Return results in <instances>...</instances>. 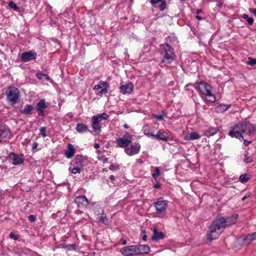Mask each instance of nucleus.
I'll use <instances>...</instances> for the list:
<instances>
[{
	"label": "nucleus",
	"instance_id": "f257e3e1",
	"mask_svg": "<svg viewBox=\"0 0 256 256\" xmlns=\"http://www.w3.org/2000/svg\"><path fill=\"white\" fill-rule=\"evenodd\" d=\"M238 215L234 214L230 216L224 218L218 214L210 226L207 232V239L212 241L216 239L224 232L225 228L236 222Z\"/></svg>",
	"mask_w": 256,
	"mask_h": 256
},
{
	"label": "nucleus",
	"instance_id": "f03ea898",
	"mask_svg": "<svg viewBox=\"0 0 256 256\" xmlns=\"http://www.w3.org/2000/svg\"><path fill=\"white\" fill-rule=\"evenodd\" d=\"M255 127L249 122H240L230 128L228 134L231 138H236L239 140H243L242 134L250 135L254 133Z\"/></svg>",
	"mask_w": 256,
	"mask_h": 256
},
{
	"label": "nucleus",
	"instance_id": "7ed1b4c3",
	"mask_svg": "<svg viewBox=\"0 0 256 256\" xmlns=\"http://www.w3.org/2000/svg\"><path fill=\"white\" fill-rule=\"evenodd\" d=\"M160 47L162 50L164 58L166 59V64H170L175 57L174 48L167 43L161 44Z\"/></svg>",
	"mask_w": 256,
	"mask_h": 256
},
{
	"label": "nucleus",
	"instance_id": "20e7f679",
	"mask_svg": "<svg viewBox=\"0 0 256 256\" xmlns=\"http://www.w3.org/2000/svg\"><path fill=\"white\" fill-rule=\"evenodd\" d=\"M168 201L162 198H159L154 203L156 208V213L159 218H164L166 214V209L168 206Z\"/></svg>",
	"mask_w": 256,
	"mask_h": 256
},
{
	"label": "nucleus",
	"instance_id": "39448f33",
	"mask_svg": "<svg viewBox=\"0 0 256 256\" xmlns=\"http://www.w3.org/2000/svg\"><path fill=\"white\" fill-rule=\"evenodd\" d=\"M6 100L12 106L18 102L20 96L18 90L14 87L10 86L6 91Z\"/></svg>",
	"mask_w": 256,
	"mask_h": 256
},
{
	"label": "nucleus",
	"instance_id": "423d86ee",
	"mask_svg": "<svg viewBox=\"0 0 256 256\" xmlns=\"http://www.w3.org/2000/svg\"><path fill=\"white\" fill-rule=\"evenodd\" d=\"M132 136L128 132L126 133L122 138L116 139V146L119 148H126L132 143Z\"/></svg>",
	"mask_w": 256,
	"mask_h": 256
},
{
	"label": "nucleus",
	"instance_id": "0eeeda50",
	"mask_svg": "<svg viewBox=\"0 0 256 256\" xmlns=\"http://www.w3.org/2000/svg\"><path fill=\"white\" fill-rule=\"evenodd\" d=\"M140 150V145L138 142H134L130 144L124 148L125 152L130 156H132L138 154Z\"/></svg>",
	"mask_w": 256,
	"mask_h": 256
},
{
	"label": "nucleus",
	"instance_id": "6e6552de",
	"mask_svg": "<svg viewBox=\"0 0 256 256\" xmlns=\"http://www.w3.org/2000/svg\"><path fill=\"white\" fill-rule=\"evenodd\" d=\"M11 136L10 128L6 126H0V142L8 141Z\"/></svg>",
	"mask_w": 256,
	"mask_h": 256
},
{
	"label": "nucleus",
	"instance_id": "1a4fd4ad",
	"mask_svg": "<svg viewBox=\"0 0 256 256\" xmlns=\"http://www.w3.org/2000/svg\"><path fill=\"white\" fill-rule=\"evenodd\" d=\"M198 89L204 95L210 96L212 92V88L208 83L204 81H200L198 84Z\"/></svg>",
	"mask_w": 256,
	"mask_h": 256
},
{
	"label": "nucleus",
	"instance_id": "9d476101",
	"mask_svg": "<svg viewBox=\"0 0 256 256\" xmlns=\"http://www.w3.org/2000/svg\"><path fill=\"white\" fill-rule=\"evenodd\" d=\"M37 56L36 53L33 50L25 52L21 54V60L24 62H28L36 59Z\"/></svg>",
	"mask_w": 256,
	"mask_h": 256
},
{
	"label": "nucleus",
	"instance_id": "9b49d317",
	"mask_svg": "<svg viewBox=\"0 0 256 256\" xmlns=\"http://www.w3.org/2000/svg\"><path fill=\"white\" fill-rule=\"evenodd\" d=\"M100 120L96 116L92 118V126L96 135H99L101 132Z\"/></svg>",
	"mask_w": 256,
	"mask_h": 256
},
{
	"label": "nucleus",
	"instance_id": "f8f14e48",
	"mask_svg": "<svg viewBox=\"0 0 256 256\" xmlns=\"http://www.w3.org/2000/svg\"><path fill=\"white\" fill-rule=\"evenodd\" d=\"M79 208H84L89 204V201L85 196H76L74 200Z\"/></svg>",
	"mask_w": 256,
	"mask_h": 256
},
{
	"label": "nucleus",
	"instance_id": "ddd939ff",
	"mask_svg": "<svg viewBox=\"0 0 256 256\" xmlns=\"http://www.w3.org/2000/svg\"><path fill=\"white\" fill-rule=\"evenodd\" d=\"M136 246L132 245L125 246L122 248L121 252L122 254L126 256H130L137 254Z\"/></svg>",
	"mask_w": 256,
	"mask_h": 256
},
{
	"label": "nucleus",
	"instance_id": "4468645a",
	"mask_svg": "<svg viewBox=\"0 0 256 256\" xmlns=\"http://www.w3.org/2000/svg\"><path fill=\"white\" fill-rule=\"evenodd\" d=\"M48 107V104L46 102L45 99L40 100L36 106V110L38 112L39 116H44V110Z\"/></svg>",
	"mask_w": 256,
	"mask_h": 256
},
{
	"label": "nucleus",
	"instance_id": "2eb2a0df",
	"mask_svg": "<svg viewBox=\"0 0 256 256\" xmlns=\"http://www.w3.org/2000/svg\"><path fill=\"white\" fill-rule=\"evenodd\" d=\"M86 161V158L83 156L77 155L73 160V166L82 168Z\"/></svg>",
	"mask_w": 256,
	"mask_h": 256
},
{
	"label": "nucleus",
	"instance_id": "dca6fc26",
	"mask_svg": "<svg viewBox=\"0 0 256 256\" xmlns=\"http://www.w3.org/2000/svg\"><path fill=\"white\" fill-rule=\"evenodd\" d=\"M8 157L10 160H13L12 164L14 166L22 164L24 162V158L14 152H10L9 154Z\"/></svg>",
	"mask_w": 256,
	"mask_h": 256
},
{
	"label": "nucleus",
	"instance_id": "f3484780",
	"mask_svg": "<svg viewBox=\"0 0 256 256\" xmlns=\"http://www.w3.org/2000/svg\"><path fill=\"white\" fill-rule=\"evenodd\" d=\"M134 89V85L130 82L126 84L122 85L120 86V92L123 94H130Z\"/></svg>",
	"mask_w": 256,
	"mask_h": 256
},
{
	"label": "nucleus",
	"instance_id": "a211bd4d",
	"mask_svg": "<svg viewBox=\"0 0 256 256\" xmlns=\"http://www.w3.org/2000/svg\"><path fill=\"white\" fill-rule=\"evenodd\" d=\"M230 104H220L215 107V111L217 113H222L231 107Z\"/></svg>",
	"mask_w": 256,
	"mask_h": 256
},
{
	"label": "nucleus",
	"instance_id": "6ab92c4d",
	"mask_svg": "<svg viewBox=\"0 0 256 256\" xmlns=\"http://www.w3.org/2000/svg\"><path fill=\"white\" fill-rule=\"evenodd\" d=\"M76 148L71 144H68V150L65 152V156L68 158H70L74 156L76 152Z\"/></svg>",
	"mask_w": 256,
	"mask_h": 256
},
{
	"label": "nucleus",
	"instance_id": "aec40b11",
	"mask_svg": "<svg viewBox=\"0 0 256 256\" xmlns=\"http://www.w3.org/2000/svg\"><path fill=\"white\" fill-rule=\"evenodd\" d=\"M137 254H147L150 252V248L148 245L136 246Z\"/></svg>",
	"mask_w": 256,
	"mask_h": 256
},
{
	"label": "nucleus",
	"instance_id": "412c9836",
	"mask_svg": "<svg viewBox=\"0 0 256 256\" xmlns=\"http://www.w3.org/2000/svg\"><path fill=\"white\" fill-rule=\"evenodd\" d=\"M153 236L152 239L154 240H158L164 238V235L162 232H158V229L155 228L153 230Z\"/></svg>",
	"mask_w": 256,
	"mask_h": 256
},
{
	"label": "nucleus",
	"instance_id": "4be33fe9",
	"mask_svg": "<svg viewBox=\"0 0 256 256\" xmlns=\"http://www.w3.org/2000/svg\"><path fill=\"white\" fill-rule=\"evenodd\" d=\"M150 2L152 5H156L159 2L160 3L158 8L161 12L166 8V2L165 0H150Z\"/></svg>",
	"mask_w": 256,
	"mask_h": 256
},
{
	"label": "nucleus",
	"instance_id": "5701e85b",
	"mask_svg": "<svg viewBox=\"0 0 256 256\" xmlns=\"http://www.w3.org/2000/svg\"><path fill=\"white\" fill-rule=\"evenodd\" d=\"M34 110V107L31 104H26L24 108L20 110V114L24 115H31L32 111Z\"/></svg>",
	"mask_w": 256,
	"mask_h": 256
},
{
	"label": "nucleus",
	"instance_id": "b1692460",
	"mask_svg": "<svg viewBox=\"0 0 256 256\" xmlns=\"http://www.w3.org/2000/svg\"><path fill=\"white\" fill-rule=\"evenodd\" d=\"M76 130L79 133H84L90 131L88 126L82 123H78L76 124Z\"/></svg>",
	"mask_w": 256,
	"mask_h": 256
},
{
	"label": "nucleus",
	"instance_id": "393cba45",
	"mask_svg": "<svg viewBox=\"0 0 256 256\" xmlns=\"http://www.w3.org/2000/svg\"><path fill=\"white\" fill-rule=\"evenodd\" d=\"M220 131L219 128L210 127L204 132V135L207 137H210L218 133Z\"/></svg>",
	"mask_w": 256,
	"mask_h": 256
},
{
	"label": "nucleus",
	"instance_id": "a878e982",
	"mask_svg": "<svg viewBox=\"0 0 256 256\" xmlns=\"http://www.w3.org/2000/svg\"><path fill=\"white\" fill-rule=\"evenodd\" d=\"M200 138L199 134L196 132H192L189 134L185 136L184 140H196Z\"/></svg>",
	"mask_w": 256,
	"mask_h": 256
},
{
	"label": "nucleus",
	"instance_id": "bb28decb",
	"mask_svg": "<svg viewBox=\"0 0 256 256\" xmlns=\"http://www.w3.org/2000/svg\"><path fill=\"white\" fill-rule=\"evenodd\" d=\"M154 138L158 140H162L164 142H167L170 140V138L168 136L164 135L160 131H158L157 134H155Z\"/></svg>",
	"mask_w": 256,
	"mask_h": 256
},
{
	"label": "nucleus",
	"instance_id": "cd10ccee",
	"mask_svg": "<svg viewBox=\"0 0 256 256\" xmlns=\"http://www.w3.org/2000/svg\"><path fill=\"white\" fill-rule=\"evenodd\" d=\"M255 240H256V232H254L252 234H248L244 238V241L248 244H250Z\"/></svg>",
	"mask_w": 256,
	"mask_h": 256
},
{
	"label": "nucleus",
	"instance_id": "c85d7f7f",
	"mask_svg": "<svg viewBox=\"0 0 256 256\" xmlns=\"http://www.w3.org/2000/svg\"><path fill=\"white\" fill-rule=\"evenodd\" d=\"M105 86L106 87H110V84L106 82L100 80L98 84L94 86V90H98Z\"/></svg>",
	"mask_w": 256,
	"mask_h": 256
},
{
	"label": "nucleus",
	"instance_id": "c756f323",
	"mask_svg": "<svg viewBox=\"0 0 256 256\" xmlns=\"http://www.w3.org/2000/svg\"><path fill=\"white\" fill-rule=\"evenodd\" d=\"M167 113L164 111L162 110V114L160 115L153 114L152 116L154 118H155L157 120H162L164 119V117H166Z\"/></svg>",
	"mask_w": 256,
	"mask_h": 256
},
{
	"label": "nucleus",
	"instance_id": "7c9ffc66",
	"mask_svg": "<svg viewBox=\"0 0 256 256\" xmlns=\"http://www.w3.org/2000/svg\"><path fill=\"white\" fill-rule=\"evenodd\" d=\"M99 221L106 225H108L109 224L108 218L106 217V214H104V211H102V214L100 218Z\"/></svg>",
	"mask_w": 256,
	"mask_h": 256
},
{
	"label": "nucleus",
	"instance_id": "2f4dec72",
	"mask_svg": "<svg viewBox=\"0 0 256 256\" xmlns=\"http://www.w3.org/2000/svg\"><path fill=\"white\" fill-rule=\"evenodd\" d=\"M242 18L247 21L249 25L252 26L253 24L254 20L252 17H249L248 14H245L242 16Z\"/></svg>",
	"mask_w": 256,
	"mask_h": 256
},
{
	"label": "nucleus",
	"instance_id": "473e14b6",
	"mask_svg": "<svg viewBox=\"0 0 256 256\" xmlns=\"http://www.w3.org/2000/svg\"><path fill=\"white\" fill-rule=\"evenodd\" d=\"M250 179V176L246 174L240 175L239 178L240 180L242 183L247 182Z\"/></svg>",
	"mask_w": 256,
	"mask_h": 256
},
{
	"label": "nucleus",
	"instance_id": "72a5a7b5",
	"mask_svg": "<svg viewBox=\"0 0 256 256\" xmlns=\"http://www.w3.org/2000/svg\"><path fill=\"white\" fill-rule=\"evenodd\" d=\"M69 170H70V172L73 174H80L82 170V168H80L77 166H74L72 168H69Z\"/></svg>",
	"mask_w": 256,
	"mask_h": 256
},
{
	"label": "nucleus",
	"instance_id": "f704fd0d",
	"mask_svg": "<svg viewBox=\"0 0 256 256\" xmlns=\"http://www.w3.org/2000/svg\"><path fill=\"white\" fill-rule=\"evenodd\" d=\"M8 6L12 8V10L18 12L20 10L19 8L16 6L15 2H14L12 0L10 1L8 3Z\"/></svg>",
	"mask_w": 256,
	"mask_h": 256
},
{
	"label": "nucleus",
	"instance_id": "c9c22d12",
	"mask_svg": "<svg viewBox=\"0 0 256 256\" xmlns=\"http://www.w3.org/2000/svg\"><path fill=\"white\" fill-rule=\"evenodd\" d=\"M160 170L159 167H156L154 170V172L152 174V178L156 180L157 176L160 174Z\"/></svg>",
	"mask_w": 256,
	"mask_h": 256
},
{
	"label": "nucleus",
	"instance_id": "e433bc0d",
	"mask_svg": "<svg viewBox=\"0 0 256 256\" xmlns=\"http://www.w3.org/2000/svg\"><path fill=\"white\" fill-rule=\"evenodd\" d=\"M206 96L208 98H207V100L209 102H214L216 100V96L214 94H212V91L210 92V96L206 95Z\"/></svg>",
	"mask_w": 256,
	"mask_h": 256
},
{
	"label": "nucleus",
	"instance_id": "4c0bfd02",
	"mask_svg": "<svg viewBox=\"0 0 256 256\" xmlns=\"http://www.w3.org/2000/svg\"><path fill=\"white\" fill-rule=\"evenodd\" d=\"M97 117L99 118L100 120L102 121V120H106L108 118L109 116L106 112H103L102 114H98L96 116Z\"/></svg>",
	"mask_w": 256,
	"mask_h": 256
},
{
	"label": "nucleus",
	"instance_id": "58836bf2",
	"mask_svg": "<svg viewBox=\"0 0 256 256\" xmlns=\"http://www.w3.org/2000/svg\"><path fill=\"white\" fill-rule=\"evenodd\" d=\"M248 152L246 151L244 152V161L246 163H250L252 161V158L250 156H248Z\"/></svg>",
	"mask_w": 256,
	"mask_h": 256
},
{
	"label": "nucleus",
	"instance_id": "ea45409f",
	"mask_svg": "<svg viewBox=\"0 0 256 256\" xmlns=\"http://www.w3.org/2000/svg\"><path fill=\"white\" fill-rule=\"evenodd\" d=\"M78 248V246L76 244H70L68 245V250H76Z\"/></svg>",
	"mask_w": 256,
	"mask_h": 256
},
{
	"label": "nucleus",
	"instance_id": "a19ab883",
	"mask_svg": "<svg viewBox=\"0 0 256 256\" xmlns=\"http://www.w3.org/2000/svg\"><path fill=\"white\" fill-rule=\"evenodd\" d=\"M110 170H116L120 169V166L116 164H112L109 166Z\"/></svg>",
	"mask_w": 256,
	"mask_h": 256
},
{
	"label": "nucleus",
	"instance_id": "79ce46f5",
	"mask_svg": "<svg viewBox=\"0 0 256 256\" xmlns=\"http://www.w3.org/2000/svg\"><path fill=\"white\" fill-rule=\"evenodd\" d=\"M248 64L249 65L254 66V65L256 64V58H254L249 57L248 58Z\"/></svg>",
	"mask_w": 256,
	"mask_h": 256
},
{
	"label": "nucleus",
	"instance_id": "37998d69",
	"mask_svg": "<svg viewBox=\"0 0 256 256\" xmlns=\"http://www.w3.org/2000/svg\"><path fill=\"white\" fill-rule=\"evenodd\" d=\"M40 134L43 136L46 137V128L45 127H41L40 129Z\"/></svg>",
	"mask_w": 256,
	"mask_h": 256
},
{
	"label": "nucleus",
	"instance_id": "c03bdc74",
	"mask_svg": "<svg viewBox=\"0 0 256 256\" xmlns=\"http://www.w3.org/2000/svg\"><path fill=\"white\" fill-rule=\"evenodd\" d=\"M110 87H106V86H104V88L102 89L100 92L99 94H106L108 93V89Z\"/></svg>",
	"mask_w": 256,
	"mask_h": 256
},
{
	"label": "nucleus",
	"instance_id": "a18cd8bd",
	"mask_svg": "<svg viewBox=\"0 0 256 256\" xmlns=\"http://www.w3.org/2000/svg\"><path fill=\"white\" fill-rule=\"evenodd\" d=\"M9 236L10 238H13L14 240H17L19 238L18 235H16L12 232H11Z\"/></svg>",
	"mask_w": 256,
	"mask_h": 256
},
{
	"label": "nucleus",
	"instance_id": "49530a36",
	"mask_svg": "<svg viewBox=\"0 0 256 256\" xmlns=\"http://www.w3.org/2000/svg\"><path fill=\"white\" fill-rule=\"evenodd\" d=\"M28 218L32 222H34L36 220V218L34 215H30L28 216Z\"/></svg>",
	"mask_w": 256,
	"mask_h": 256
},
{
	"label": "nucleus",
	"instance_id": "de8ad7c7",
	"mask_svg": "<svg viewBox=\"0 0 256 256\" xmlns=\"http://www.w3.org/2000/svg\"><path fill=\"white\" fill-rule=\"evenodd\" d=\"M162 184L159 182H157L154 185V188L156 189H158L161 188Z\"/></svg>",
	"mask_w": 256,
	"mask_h": 256
},
{
	"label": "nucleus",
	"instance_id": "09e8293b",
	"mask_svg": "<svg viewBox=\"0 0 256 256\" xmlns=\"http://www.w3.org/2000/svg\"><path fill=\"white\" fill-rule=\"evenodd\" d=\"M36 77L39 80H42V76H46V74H42L41 72H38V73L36 74Z\"/></svg>",
	"mask_w": 256,
	"mask_h": 256
},
{
	"label": "nucleus",
	"instance_id": "8fccbe9b",
	"mask_svg": "<svg viewBox=\"0 0 256 256\" xmlns=\"http://www.w3.org/2000/svg\"><path fill=\"white\" fill-rule=\"evenodd\" d=\"M38 146V144L36 142H34L32 144V150H34L36 149L37 148Z\"/></svg>",
	"mask_w": 256,
	"mask_h": 256
},
{
	"label": "nucleus",
	"instance_id": "3c124183",
	"mask_svg": "<svg viewBox=\"0 0 256 256\" xmlns=\"http://www.w3.org/2000/svg\"><path fill=\"white\" fill-rule=\"evenodd\" d=\"M144 134L148 137H152L153 138H154V137H155V134L152 132H148V133L144 132Z\"/></svg>",
	"mask_w": 256,
	"mask_h": 256
},
{
	"label": "nucleus",
	"instance_id": "603ef678",
	"mask_svg": "<svg viewBox=\"0 0 256 256\" xmlns=\"http://www.w3.org/2000/svg\"><path fill=\"white\" fill-rule=\"evenodd\" d=\"M242 140H244V144L245 146H248L250 143V141L244 140V138H243Z\"/></svg>",
	"mask_w": 256,
	"mask_h": 256
},
{
	"label": "nucleus",
	"instance_id": "864d4df0",
	"mask_svg": "<svg viewBox=\"0 0 256 256\" xmlns=\"http://www.w3.org/2000/svg\"><path fill=\"white\" fill-rule=\"evenodd\" d=\"M250 194H246L242 198V201H244L245 200H246V198H249L250 196Z\"/></svg>",
	"mask_w": 256,
	"mask_h": 256
},
{
	"label": "nucleus",
	"instance_id": "5fc2aeb1",
	"mask_svg": "<svg viewBox=\"0 0 256 256\" xmlns=\"http://www.w3.org/2000/svg\"><path fill=\"white\" fill-rule=\"evenodd\" d=\"M250 12H252L254 16H256V8L250 10Z\"/></svg>",
	"mask_w": 256,
	"mask_h": 256
},
{
	"label": "nucleus",
	"instance_id": "6e6d98bb",
	"mask_svg": "<svg viewBox=\"0 0 256 256\" xmlns=\"http://www.w3.org/2000/svg\"><path fill=\"white\" fill-rule=\"evenodd\" d=\"M68 245L67 244H61V247L63 248H64V249H66L68 248Z\"/></svg>",
	"mask_w": 256,
	"mask_h": 256
},
{
	"label": "nucleus",
	"instance_id": "4d7b16f0",
	"mask_svg": "<svg viewBox=\"0 0 256 256\" xmlns=\"http://www.w3.org/2000/svg\"><path fill=\"white\" fill-rule=\"evenodd\" d=\"M146 238H147V236H146V232H144V234L142 236V240L144 241H146Z\"/></svg>",
	"mask_w": 256,
	"mask_h": 256
},
{
	"label": "nucleus",
	"instance_id": "13d9d810",
	"mask_svg": "<svg viewBox=\"0 0 256 256\" xmlns=\"http://www.w3.org/2000/svg\"><path fill=\"white\" fill-rule=\"evenodd\" d=\"M100 147V144H95L94 145V148H98Z\"/></svg>",
	"mask_w": 256,
	"mask_h": 256
},
{
	"label": "nucleus",
	"instance_id": "bf43d9fd",
	"mask_svg": "<svg viewBox=\"0 0 256 256\" xmlns=\"http://www.w3.org/2000/svg\"><path fill=\"white\" fill-rule=\"evenodd\" d=\"M202 12V10L201 9H198V10H196V14H200Z\"/></svg>",
	"mask_w": 256,
	"mask_h": 256
},
{
	"label": "nucleus",
	"instance_id": "052dcab7",
	"mask_svg": "<svg viewBox=\"0 0 256 256\" xmlns=\"http://www.w3.org/2000/svg\"><path fill=\"white\" fill-rule=\"evenodd\" d=\"M110 179L112 181V180H114L115 176H114L113 175H112V176H110Z\"/></svg>",
	"mask_w": 256,
	"mask_h": 256
},
{
	"label": "nucleus",
	"instance_id": "680f3d73",
	"mask_svg": "<svg viewBox=\"0 0 256 256\" xmlns=\"http://www.w3.org/2000/svg\"><path fill=\"white\" fill-rule=\"evenodd\" d=\"M124 128H126V129H128V128H129V126H128V124H124Z\"/></svg>",
	"mask_w": 256,
	"mask_h": 256
},
{
	"label": "nucleus",
	"instance_id": "e2e57ef3",
	"mask_svg": "<svg viewBox=\"0 0 256 256\" xmlns=\"http://www.w3.org/2000/svg\"><path fill=\"white\" fill-rule=\"evenodd\" d=\"M196 18L197 19H198V20H202V18L200 16H196Z\"/></svg>",
	"mask_w": 256,
	"mask_h": 256
},
{
	"label": "nucleus",
	"instance_id": "0e129e2a",
	"mask_svg": "<svg viewBox=\"0 0 256 256\" xmlns=\"http://www.w3.org/2000/svg\"><path fill=\"white\" fill-rule=\"evenodd\" d=\"M138 162L140 164H142L143 162L142 160L141 159L138 160Z\"/></svg>",
	"mask_w": 256,
	"mask_h": 256
},
{
	"label": "nucleus",
	"instance_id": "69168bd1",
	"mask_svg": "<svg viewBox=\"0 0 256 256\" xmlns=\"http://www.w3.org/2000/svg\"><path fill=\"white\" fill-rule=\"evenodd\" d=\"M126 240H124V241L123 242H122V244H126Z\"/></svg>",
	"mask_w": 256,
	"mask_h": 256
},
{
	"label": "nucleus",
	"instance_id": "338daca9",
	"mask_svg": "<svg viewBox=\"0 0 256 256\" xmlns=\"http://www.w3.org/2000/svg\"><path fill=\"white\" fill-rule=\"evenodd\" d=\"M164 62H165V60H162L161 61L160 63H162H162H164Z\"/></svg>",
	"mask_w": 256,
	"mask_h": 256
},
{
	"label": "nucleus",
	"instance_id": "774afa93",
	"mask_svg": "<svg viewBox=\"0 0 256 256\" xmlns=\"http://www.w3.org/2000/svg\"><path fill=\"white\" fill-rule=\"evenodd\" d=\"M46 78H47V79H48V78H49V76H48V77Z\"/></svg>",
	"mask_w": 256,
	"mask_h": 256
}]
</instances>
